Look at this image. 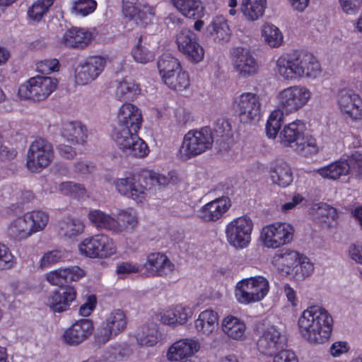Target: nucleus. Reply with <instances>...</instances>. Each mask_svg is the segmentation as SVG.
I'll return each mask as SVG.
<instances>
[{"label": "nucleus", "mask_w": 362, "mask_h": 362, "mask_svg": "<svg viewBox=\"0 0 362 362\" xmlns=\"http://www.w3.org/2000/svg\"><path fill=\"white\" fill-rule=\"evenodd\" d=\"M171 2L187 18L196 19L203 16L204 7L201 0H171Z\"/></svg>", "instance_id": "a19ab883"}, {"label": "nucleus", "mask_w": 362, "mask_h": 362, "mask_svg": "<svg viewBox=\"0 0 362 362\" xmlns=\"http://www.w3.org/2000/svg\"><path fill=\"white\" fill-rule=\"evenodd\" d=\"M64 257V252L60 250L48 251L40 259L39 268L42 270L47 269L61 262Z\"/></svg>", "instance_id": "5fc2aeb1"}, {"label": "nucleus", "mask_w": 362, "mask_h": 362, "mask_svg": "<svg viewBox=\"0 0 362 362\" xmlns=\"http://www.w3.org/2000/svg\"><path fill=\"white\" fill-rule=\"evenodd\" d=\"M223 333L230 339L243 341L247 338V325L244 320L233 315H227L221 320Z\"/></svg>", "instance_id": "c756f323"}, {"label": "nucleus", "mask_w": 362, "mask_h": 362, "mask_svg": "<svg viewBox=\"0 0 362 362\" xmlns=\"http://www.w3.org/2000/svg\"><path fill=\"white\" fill-rule=\"evenodd\" d=\"M7 233L11 239L18 241L26 240L33 235L26 214L18 216L9 223Z\"/></svg>", "instance_id": "4c0bfd02"}, {"label": "nucleus", "mask_w": 362, "mask_h": 362, "mask_svg": "<svg viewBox=\"0 0 362 362\" xmlns=\"http://www.w3.org/2000/svg\"><path fill=\"white\" fill-rule=\"evenodd\" d=\"M175 42L178 50L191 62L197 63L203 59L204 50L193 31L185 28L179 30L175 36Z\"/></svg>", "instance_id": "412c9836"}, {"label": "nucleus", "mask_w": 362, "mask_h": 362, "mask_svg": "<svg viewBox=\"0 0 362 362\" xmlns=\"http://www.w3.org/2000/svg\"><path fill=\"white\" fill-rule=\"evenodd\" d=\"M285 112L277 107L269 115L266 124V134L269 139H275L279 132L284 119Z\"/></svg>", "instance_id": "49530a36"}, {"label": "nucleus", "mask_w": 362, "mask_h": 362, "mask_svg": "<svg viewBox=\"0 0 362 362\" xmlns=\"http://www.w3.org/2000/svg\"><path fill=\"white\" fill-rule=\"evenodd\" d=\"M341 9L348 15L357 13L362 5V0H338Z\"/></svg>", "instance_id": "e2e57ef3"}, {"label": "nucleus", "mask_w": 362, "mask_h": 362, "mask_svg": "<svg viewBox=\"0 0 362 362\" xmlns=\"http://www.w3.org/2000/svg\"><path fill=\"white\" fill-rule=\"evenodd\" d=\"M141 41L142 37H140L136 45L132 47L131 55L136 63L146 64L154 60L155 54L153 52L143 45Z\"/></svg>", "instance_id": "864d4df0"}, {"label": "nucleus", "mask_w": 362, "mask_h": 362, "mask_svg": "<svg viewBox=\"0 0 362 362\" xmlns=\"http://www.w3.org/2000/svg\"><path fill=\"white\" fill-rule=\"evenodd\" d=\"M269 291V281L264 276L257 275L238 281L234 295L240 304L250 305L264 300Z\"/></svg>", "instance_id": "39448f33"}, {"label": "nucleus", "mask_w": 362, "mask_h": 362, "mask_svg": "<svg viewBox=\"0 0 362 362\" xmlns=\"http://www.w3.org/2000/svg\"><path fill=\"white\" fill-rule=\"evenodd\" d=\"M58 80L56 78L36 76L29 78L18 89L21 98L41 102L46 100L56 89Z\"/></svg>", "instance_id": "9b49d317"}, {"label": "nucleus", "mask_w": 362, "mask_h": 362, "mask_svg": "<svg viewBox=\"0 0 362 362\" xmlns=\"http://www.w3.org/2000/svg\"><path fill=\"white\" fill-rule=\"evenodd\" d=\"M201 349V343L194 337H186L176 340L171 344L167 351L166 358L170 362H180L191 360Z\"/></svg>", "instance_id": "5701e85b"}, {"label": "nucleus", "mask_w": 362, "mask_h": 362, "mask_svg": "<svg viewBox=\"0 0 362 362\" xmlns=\"http://www.w3.org/2000/svg\"><path fill=\"white\" fill-rule=\"evenodd\" d=\"M60 64L57 59H45L36 64V69L42 74H49L59 70Z\"/></svg>", "instance_id": "bf43d9fd"}, {"label": "nucleus", "mask_w": 362, "mask_h": 362, "mask_svg": "<svg viewBox=\"0 0 362 362\" xmlns=\"http://www.w3.org/2000/svg\"><path fill=\"white\" fill-rule=\"evenodd\" d=\"M315 211L317 217L328 224L336 221L338 217L337 209L325 203L319 204Z\"/></svg>", "instance_id": "4d7b16f0"}, {"label": "nucleus", "mask_w": 362, "mask_h": 362, "mask_svg": "<svg viewBox=\"0 0 362 362\" xmlns=\"http://www.w3.org/2000/svg\"><path fill=\"white\" fill-rule=\"evenodd\" d=\"M298 332L304 340L311 344H321L329 339L333 327V318L323 307L308 306L298 320Z\"/></svg>", "instance_id": "f03ea898"}, {"label": "nucleus", "mask_w": 362, "mask_h": 362, "mask_svg": "<svg viewBox=\"0 0 362 362\" xmlns=\"http://www.w3.org/2000/svg\"><path fill=\"white\" fill-rule=\"evenodd\" d=\"M267 6V0H242L240 11L248 21H255L262 18Z\"/></svg>", "instance_id": "58836bf2"}, {"label": "nucleus", "mask_w": 362, "mask_h": 362, "mask_svg": "<svg viewBox=\"0 0 362 362\" xmlns=\"http://www.w3.org/2000/svg\"><path fill=\"white\" fill-rule=\"evenodd\" d=\"M347 253L351 260L362 265V242L358 241L350 244Z\"/></svg>", "instance_id": "69168bd1"}, {"label": "nucleus", "mask_w": 362, "mask_h": 362, "mask_svg": "<svg viewBox=\"0 0 362 362\" xmlns=\"http://www.w3.org/2000/svg\"><path fill=\"white\" fill-rule=\"evenodd\" d=\"M294 232L291 223L276 221L262 228L259 240L264 247L277 249L291 243Z\"/></svg>", "instance_id": "1a4fd4ad"}, {"label": "nucleus", "mask_w": 362, "mask_h": 362, "mask_svg": "<svg viewBox=\"0 0 362 362\" xmlns=\"http://www.w3.org/2000/svg\"><path fill=\"white\" fill-rule=\"evenodd\" d=\"M144 268L147 276L166 277L173 274L175 270V265L165 254L153 252L147 256Z\"/></svg>", "instance_id": "b1692460"}, {"label": "nucleus", "mask_w": 362, "mask_h": 362, "mask_svg": "<svg viewBox=\"0 0 362 362\" xmlns=\"http://www.w3.org/2000/svg\"><path fill=\"white\" fill-rule=\"evenodd\" d=\"M116 83L115 94L120 100H132L141 94L140 84L131 78L124 77L122 80L117 81Z\"/></svg>", "instance_id": "ea45409f"}, {"label": "nucleus", "mask_w": 362, "mask_h": 362, "mask_svg": "<svg viewBox=\"0 0 362 362\" xmlns=\"http://www.w3.org/2000/svg\"><path fill=\"white\" fill-rule=\"evenodd\" d=\"M192 308L187 305L177 304L161 310L158 314V320L171 327L183 325L192 317Z\"/></svg>", "instance_id": "bb28decb"}, {"label": "nucleus", "mask_w": 362, "mask_h": 362, "mask_svg": "<svg viewBox=\"0 0 362 362\" xmlns=\"http://www.w3.org/2000/svg\"><path fill=\"white\" fill-rule=\"evenodd\" d=\"M106 63L101 56H91L79 63L74 72L76 83L84 86L95 81L104 71Z\"/></svg>", "instance_id": "aec40b11"}, {"label": "nucleus", "mask_w": 362, "mask_h": 362, "mask_svg": "<svg viewBox=\"0 0 362 362\" xmlns=\"http://www.w3.org/2000/svg\"><path fill=\"white\" fill-rule=\"evenodd\" d=\"M214 140V134L209 127L189 130L184 135L179 157L186 160L198 156L211 149Z\"/></svg>", "instance_id": "20e7f679"}, {"label": "nucleus", "mask_w": 362, "mask_h": 362, "mask_svg": "<svg viewBox=\"0 0 362 362\" xmlns=\"http://www.w3.org/2000/svg\"><path fill=\"white\" fill-rule=\"evenodd\" d=\"M54 0H37L28 9V16L33 22H39L47 14Z\"/></svg>", "instance_id": "8fccbe9b"}, {"label": "nucleus", "mask_w": 362, "mask_h": 362, "mask_svg": "<svg viewBox=\"0 0 362 362\" xmlns=\"http://www.w3.org/2000/svg\"><path fill=\"white\" fill-rule=\"evenodd\" d=\"M231 206L228 197L216 198L204 205L197 211L198 218L206 223H214L221 220Z\"/></svg>", "instance_id": "a878e982"}, {"label": "nucleus", "mask_w": 362, "mask_h": 362, "mask_svg": "<svg viewBox=\"0 0 362 362\" xmlns=\"http://www.w3.org/2000/svg\"><path fill=\"white\" fill-rule=\"evenodd\" d=\"M207 29L216 42H226L230 37L231 32L230 28L226 19L223 16L214 17Z\"/></svg>", "instance_id": "37998d69"}, {"label": "nucleus", "mask_w": 362, "mask_h": 362, "mask_svg": "<svg viewBox=\"0 0 362 362\" xmlns=\"http://www.w3.org/2000/svg\"><path fill=\"white\" fill-rule=\"evenodd\" d=\"M234 108L243 123H252L259 119L261 115L259 97L251 92H245L234 100Z\"/></svg>", "instance_id": "a211bd4d"}, {"label": "nucleus", "mask_w": 362, "mask_h": 362, "mask_svg": "<svg viewBox=\"0 0 362 362\" xmlns=\"http://www.w3.org/2000/svg\"><path fill=\"white\" fill-rule=\"evenodd\" d=\"M83 230L84 225L79 220L68 218L59 223V233L68 238L78 236Z\"/></svg>", "instance_id": "603ef678"}, {"label": "nucleus", "mask_w": 362, "mask_h": 362, "mask_svg": "<svg viewBox=\"0 0 362 362\" xmlns=\"http://www.w3.org/2000/svg\"><path fill=\"white\" fill-rule=\"evenodd\" d=\"M135 338L140 346L151 347L162 339V334L156 323H147L138 328Z\"/></svg>", "instance_id": "f704fd0d"}, {"label": "nucleus", "mask_w": 362, "mask_h": 362, "mask_svg": "<svg viewBox=\"0 0 362 362\" xmlns=\"http://www.w3.org/2000/svg\"><path fill=\"white\" fill-rule=\"evenodd\" d=\"M14 262V257L9 248L0 243V269L11 268Z\"/></svg>", "instance_id": "0e129e2a"}, {"label": "nucleus", "mask_w": 362, "mask_h": 362, "mask_svg": "<svg viewBox=\"0 0 362 362\" xmlns=\"http://www.w3.org/2000/svg\"><path fill=\"white\" fill-rule=\"evenodd\" d=\"M87 218L98 230H104L112 234H115V231H119L116 218L100 209H90L87 214Z\"/></svg>", "instance_id": "7c9ffc66"}, {"label": "nucleus", "mask_w": 362, "mask_h": 362, "mask_svg": "<svg viewBox=\"0 0 362 362\" xmlns=\"http://www.w3.org/2000/svg\"><path fill=\"white\" fill-rule=\"evenodd\" d=\"M139 272L140 266L129 261L122 262L117 264L116 267V274L122 279Z\"/></svg>", "instance_id": "052dcab7"}, {"label": "nucleus", "mask_w": 362, "mask_h": 362, "mask_svg": "<svg viewBox=\"0 0 362 362\" xmlns=\"http://www.w3.org/2000/svg\"><path fill=\"white\" fill-rule=\"evenodd\" d=\"M356 90L354 87L352 89L342 88L336 95V105L340 115L353 122L362 120V97Z\"/></svg>", "instance_id": "4468645a"}, {"label": "nucleus", "mask_w": 362, "mask_h": 362, "mask_svg": "<svg viewBox=\"0 0 362 362\" xmlns=\"http://www.w3.org/2000/svg\"><path fill=\"white\" fill-rule=\"evenodd\" d=\"M62 136L73 144L84 143L88 138V129L79 121L67 122L62 124Z\"/></svg>", "instance_id": "e433bc0d"}, {"label": "nucleus", "mask_w": 362, "mask_h": 362, "mask_svg": "<svg viewBox=\"0 0 362 362\" xmlns=\"http://www.w3.org/2000/svg\"><path fill=\"white\" fill-rule=\"evenodd\" d=\"M253 223L246 216L238 217L229 222L225 228L226 240L230 245L236 249L247 247L251 241Z\"/></svg>", "instance_id": "f3484780"}, {"label": "nucleus", "mask_w": 362, "mask_h": 362, "mask_svg": "<svg viewBox=\"0 0 362 362\" xmlns=\"http://www.w3.org/2000/svg\"><path fill=\"white\" fill-rule=\"evenodd\" d=\"M76 298V291L72 286H67L63 292L58 291L50 293L46 298V305L53 313H63L68 310Z\"/></svg>", "instance_id": "c85d7f7f"}, {"label": "nucleus", "mask_w": 362, "mask_h": 362, "mask_svg": "<svg viewBox=\"0 0 362 362\" xmlns=\"http://www.w3.org/2000/svg\"><path fill=\"white\" fill-rule=\"evenodd\" d=\"M93 37V33L88 28L74 27L64 34L62 42L67 47L84 48L90 43Z\"/></svg>", "instance_id": "473e14b6"}, {"label": "nucleus", "mask_w": 362, "mask_h": 362, "mask_svg": "<svg viewBox=\"0 0 362 362\" xmlns=\"http://www.w3.org/2000/svg\"><path fill=\"white\" fill-rule=\"evenodd\" d=\"M54 157L52 144L45 139L38 138L28 147L25 166L30 173H40L52 163Z\"/></svg>", "instance_id": "6e6552de"}, {"label": "nucleus", "mask_w": 362, "mask_h": 362, "mask_svg": "<svg viewBox=\"0 0 362 362\" xmlns=\"http://www.w3.org/2000/svg\"><path fill=\"white\" fill-rule=\"evenodd\" d=\"M25 214L33 234L43 230L49 222V215L43 211L37 210Z\"/></svg>", "instance_id": "09e8293b"}, {"label": "nucleus", "mask_w": 362, "mask_h": 362, "mask_svg": "<svg viewBox=\"0 0 362 362\" xmlns=\"http://www.w3.org/2000/svg\"><path fill=\"white\" fill-rule=\"evenodd\" d=\"M137 133L128 129L114 131L112 139L118 148L125 155L144 158L148 155L150 151L147 144Z\"/></svg>", "instance_id": "dca6fc26"}, {"label": "nucleus", "mask_w": 362, "mask_h": 362, "mask_svg": "<svg viewBox=\"0 0 362 362\" xmlns=\"http://www.w3.org/2000/svg\"><path fill=\"white\" fill-rule=\"evenodd\" d=\"M158 68L163 81L168 76H170L182 69L178 59L170 54L161 56L158 62Z\"/></svg>", "instance_id": "a18cd8bd"}, {"label": "nucleus", "mask_w": 362, "mask_h": 362, "mask_svg": "<svg viewBox=\"0 0 362 362\" xmlns=\"http://www.w3.org/2000/svg\"><path fill=\"white\" fill-rule=\"evenodd\" d=\"M286 340L281 330L275 325H264L258 329L257 347L264 356L272 357L285 349Z\"/></svg>", "instance_id": "2eb2a0df"}, {"label": "nucleus", "mask_w": 362, "mask_h": 362, "mask_svg": "<svg viewBox=\"0 0 362 362\" xmlns=\"http://www.w3.org/2000/svg\"><path fill=\"white\" fill-rule=\"evenodd\" d=\"M231 62L233 71L239 78H247L258 72L257 61L247 48H234Z\"/></svg>", "instance_id": "4be33fe9"}, {"label": "nucleus", "mask_w": 362, "mask_h": 362, "mask_svg": "<svg viewBox=\"0 0 362 362\" xmlns=\"http://www.w3.org/2000/svg\"><path fill=\"white\" fill-rule=\"evenodd\" d=\"M314 271V265L310 259L303 255H300L294 275L298 279H305L310 276Z\"/></svg>", "instance_id": "13d9d810"}, {"label": "nucleus", "mask_w": 362, "mask_h": 362, "mask_svg": "<svg viewBox=\"0 0 362 362\" xmlns=\"http://www.w3.org/2000/svg\"><path fill=\"white\" fill-rule=\"evenodd\" d=\"M312 98V92L307 86L298 84L284 88L275 97L278 107L288 115L296 113L306 106Z\"/></svg>", "instance_id": "0eeeda50"}, {"label": "nucleus", "mask_w": 362, "mask_h": 362, "mask_svg": "<svg viewBox=\"0 0 362 362\" xmlns=\"http://www.w3.org/2000/svg\"><path fill=\"white\" fill-rule=\"evenodd\" d=\"M315 171L322 177L333 180L349 172L356 177H360L362 175V154L354 151L350 157L349 163L346 160H339Z\"/></svg>", "instance_id": "ddd939ff"}, {"label": "nucleus", "mask_w": 362, "mask_h": 362, "mask_svg": "<svg viewBox=\"0 0 362 362\" xmlns=\"http://www.w3.org/2000/svg\"><path fill=\"white\" fill-rule=\"evenodd\" d=\"M93 331V321L89 319H81L64 331L62 340L69 345H78L86 341L92 334Z\"/></svg>", "instance_id": "cd10ccee"}, {"label": "nucleus", "mask_w": 362, "mask_h": 362, "mask_svg": "<svg viewBox=\"0 0 362 362\" xmlns=\"http://www.w3.org/2000/svg\"><path fill=\"white\" fill-rule=\"evenodd\" d=\"M269 174L272 184L281 187L289 186L293 180L291 168L282 160L272 163L269 166Z\"/></svg>", "instance_id": "72a5a7b5"}, {"label": "nucleus", "mask_w": 362, "mask_h": 362, "mask_svg": "<svg viewBox=\"0 0 362 362\" xmlns=\"http://www.w3.org/2000/svg\"><path fill=\"white\" fill-rule=\"evenodd\" d=\"M122 12L137 25L146 26L155 18L156 7L144 0H122Z\"/></svg>", "instance_id": "6ab92c4d"}, {"label": "nucleus", "mask_w": 362, "mask_h": 362, "mask_svg": "<svg viewBox=\"0 0 362 362\" xmlns=\"http://www.w3.org/2000/svg\"><path fill=\"white\" fill-rule=\"evenodd\" d=\"M127 326V317L122 309H114L106 315L97 327L95 340L98 344H105L122 333Z\"/></svg>", "instance_id": "f8f14e48"}, {"label": "nucleus", "mask_w": 362, "mask_h": 362, "mask_svg": "<svg viewBox=\"0 0 362 362\" xmlns=\"http://www.w3.org/2000/svg\"><path fill=\"white\" fill-rule=\"evenodd\" d=\"M300 254L294 250H286L276 255L272 262L278 270L286 274H294Z\"/></svg>", "instance_id": "c9c22d12"}, {"label": "nucleus", "mask_w": 362, "mask_h": 362, "mask_svg": "<svg viewBox=\"0 0 362 362\" xmlns=\"http://www.w3.org/2000/svg\"><path fill=\"white\" fill-rule=\"evenodd\" d=\"M218 325V313L210 309L201 312L194 320V329L197 333L206 337H211L216 331Z\"/></svg>", "instance_id": "2f4dec72"}, {"label": "nucleus", "mask_w": 362, "mask_h": 362, "mask_svg": "<svg viewBox=\"0 0 362 362\" xmlns=\"http://www.w3.org/2000/svg\"><path fill=\"white\" fill-rule=\"evenodd\" d=\"M66 272L65 268L51 271L46 274V279L53 286H61L68 281Z\"/></svg>", "instance_id": "680f3d73"}, {"label": "nucleus", "mask_w": 362, "mask_h": 362, "mask_svg": "<svg viewBox=\"0 0 362 362\" xmlns=\"http://www.w3.org/2000/svg\"><path fill=\"white\" fill-rule=\"evenodd\" d=\"M279 141L284 147L307 156L318 151L316 140L306 133V126L301 119H296L283 127Z\"/></svg>", "instance_id": "7ed1b4c3"}, {"label": "nucleus", "mask_w": 362, "mask_h": 362, "mask_svg": "<svg viewBox=\"0 0 362 362\" xmlns=\"http://www.w3.org/2000/svg\"><path fill=\"white\" fill-rule=\"evenodd\" d=\"M97 5L95 0H71L70 11L75 16L86 17L95 11Z\"/></svg>", "instance_id": "3c124183"}, {"label": "nucleus", "mask_w": 362, "mask_h": 362, "mask_svg": "<svg viewBox=\"0 0 362 362\" xmlns=\"http://www.w3.org/2000/svg\"><path fill=\"white\" fill-rule=\"evenodd\" d=\"M97 298L95 295H90L87 297L86 302L79 308V315L83 317H88L95 308Z\"/></svg>", "instance_id": "338daca9"}, {"label": "nucleus", "mask_w": 362, "mask_h": 362, "mask_svg": "<svg viewBox=\"0 0 362 362\" xmlns=\"http://www.w3.org/2000/svg\"><path fill=\"white\" fill-rule=\"evenodd\" d=\"M115 190L121 196L131 199L136 203L144 202L151 190L146 173H126L113 181Z\"/></svg>", "instance_id": "423d86ee"}, {"label": "nucleus", "mask_w": 362, "mask_h": 362, "mask_svg": "<svg viewBox=\"0 0 362 362\" xmlns=\"http://www.w3.org/2000/svg\"><path fill=\"white\" fill-rule=\"evenodd\" d=\"M163 82L171 89L182 91L189 88L190 81L188 74L182 69L170 76H168Z\"/></svg>", "instance_id": "de8ad7c7"}, {"label": "nucleus", "mask_w": 362, "mask_h": 362, "mask_svg": "<svg viewBox=\"0 0 362 362\" xmlns=\"http://www.w3.org/2000/svg\"><path fill=\"white\" fill-rule=\"evenodd\" d=\"M142 120L141 112L139 107L132 103H125L118 110V127L115 131L128 129L130 132H139Z\"/></svg>", "instance_id": "393cba45"}, {"label": "nucleus", "mask_w": 362, "mask_h": 362, "mask_svg": "<svg viewBox=\"0 0 362 362\" xmlns=\"http://www.w3.org/2000/svg\"><path fill=\"white\" fill-rule=\"evenodd\" d=\"M261 35L264 43L272 48L279 47L284 42L283 33L272 23H264L261 27Z\"/></svg>", "instance_id": "c03bdc74"}, {"label": "nucleus", "mask_w": 362, "mask_h": 362, "mask_svg": "<svg viewBox=\"0 0 362 362\" xmlns=\"http://www.w3.org/2000/svg\"><path fill=\"white\" fill-rule=\"evenodd\" d=\"M116 220L119 226V231H115V234L132 231L137 227L139 223L137 212L135 209L130 207L120 209L117 214Z\"/></svg>", "instance_id": "79ce46f5"}, {"label": "nucleus", "mask_w": 362, "mask_h": 362, "mask_svg": "<svg viewBox=\"0 0 362 362\" xmlns=\"http://www.w3.org/2000/svg\"><path fill=\"white\" fill-rule=\"evenodd\" d=\"M274 71L285 81L313 80L322 73L320 62L310 53L283 54L277 58Z\"/></svg>", "instance_id": "f257e3e1"}, {"label": "nucleus", "mask_w": 362, "mask_h": 362, "mask_svg": "<svg viewBox=\"0 0 362 362\" xmlns=\"http://www.w3.org/2000/svg\"><path fill=\"white\" fill-rule=\"evenodd\" d=\"M81 255L95 259H106L117 253V246L112 238L98 233L84 238L78 244Z\"/></svg>", "instance_id": "9d476101"}, {"label": "nucleus", "mask_w": 362, "mask_h": 362, "mask_svg": "<svg viewBox=\"0 0 362 362\" xmlns=\"http://www.w3.org/2000/svg\"><path fill=\"white\" fill-rule=\"evenodd\" d=\"M59 192L64 195H74L78 197L86 196V189L83 185L74 182H63L58 187Z\"/></svg>", "instance_id": "6e6d98bb"}, {"label": "nucleus", "mask_w": 362, "mask_h": 362, "mask_svg": "<svg viewBox=\"0 0 362 362\" xmlns=\"http://www.w3.org/2000/svg\"><path fill=\"white\" fill-rule=\"evenodd\" d=\"M272 356L274 357L272 362H298L295 353L286 349Z\"/></svg>", "instance_id": "774afa93"}]
</instances>
